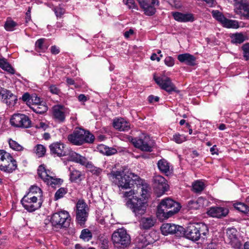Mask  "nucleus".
Listing matches in <instances>:
<instances>
[{
  "mask_svg": "<svg viewBox=\"0 0 249 249\" xmlns=\"http://www.w3.org/2000/svg\"><path fill=\"white\" fill-rule=\"evenodd\" d=\"M28 193H31L32 195L37 196V198L41 197L42 195L41 189L36 186H32L30 188V191Z\"/></svg>",
  "mask_w": 249,
  "mask_h": 249,
  "instance_id": "obj_47",
  "label": "nucleus"
},
{
  "mask_svg": "<svg viewBox=\"0 0 249 249\" xmlns=\"http://www.w3.org/2000/svg\"><path fill=\"white\" fill-rule=\"evenodd\" d=\"M126 139L130 142L134 147L142 151L147 152L152 151L153 142L148 136L142 134L139 138H133L131 136H127Z\"/></svg>",
  "mask_w": 249,
  "mask_h": 249,
  "instance_id": "obj_7",
  "label": "nucleus"
},
{
  "mask_svg": "<svg viewBox=\"0 0 249 249\" xmlns=\"http://www.w3.org/2000/svg\"><path fill=\"white\" fill-rule=\"evenodd\" d=\"M135 192L133 190H131L129 191H127L123 193V197L128 198L126 201L129 198H133V197H137L134 196Z\"/></svg>",
  "mask_w": 249,
  "mask_h": 249,
  "instance_id": "obj_57",
  "label": "nucleus"
},
{
  "mask_svg": "<svg viewBox=\"0 0 249 249\" xmlns=\"http://www.w3.org/2000/svg\"><path fill=\"white\" fill-rule=\"evenodd\" d=\"M53 11L56 16L59 18H61L65 12V9L60 7H55L53 9Z\"/></svg>",
  "mask_w": 249,
  "mask_h": 249,
  "instance_id": "obj_51",
  "label": "nucleus"
},
{
  "mask_svg": "<svg viewBox=\"0 0 249 249\" xmlns=\"http://www.w3.org/2000/svg\"><path fill=\"white\" fill-rule=\"evenodd\" d=\"M123 2L127 6L129 9H135L136 5L134 0H123Z\"/></svg>",
  "mask_w": 249,
  "mask_h": 249,
  "instance_id": "obj_56",
  "label": "nucleus"
},
{
  "mask_svg": "<svg viewBox=\"0 0 249 249\" xmlns=\"http://www.w3.org/2000/svg\"><path fill=\"white\" fill-rule=\"evenodd\" d=\"M59 49L56 46H53L51 48V52L52 54H57L59 53Z\"/></svg>",
  "mask_w": 249,
  "mask_h": 249,
  "instance_id": "obj_63",
  "label": "nucleus"
},
{
  "mask_svg": "<svg viewBox=\"0 0 249 249\" xmlns=\"http://www.w3.org/2000/svg\"><path fill=\"white\" fill-rule=\"evenodd\" d=\"M31 108L36 113L38 114H43L46 112L48 110V107L45 105L44 102L31 107Z\"/></svg>",
  "mask_w": 249,
  "mask_h": 249,
  "instance_id": "obj_34",
  "label": "nucleus"
},
{
  "mask_svg": "<svg viewBox=\"0 0 249 249\" xmlns=\"http://www.w3.org/2000/svg\"><path fill=\"white\" fill-rule=\"evenodd\" d=\"M84 178V174L77 170L73 169L71 171L70 179L71 182H77L81 181Z\"/></svg>",
  "mask_w": 249,
  "mask_h": 249,
  "instance_id": "obj_31",
  "label": "nucleus"
},
{
  "mask_svg": "<svg viewBox=\"0 0 249 249\" xmlns=\"http://www.w3.org/2000/svg\"><path fill=\"white\" fill-rule=\"evenodd\" d=\"M50 91L54 94H59L60 92V89L55 85H51L49 87Z\"/></svg>",
  "mask_w": 249,
  "mask_h": 249,
  "instance_id": "obj_58",
  "label": "nucleus"
},
{
  "mask_svg": "<svg viewBox=\"0 0 249 249\" xmlns=\"http://www.w3.org/2000/svg\"><path fill=\"white\" fill-rule=\"evenodd\" d=\"M226 235L229 244L234 248L240 249L241 243L238 238V232L234 228H228L227 230Z\"/></svg>",
  "mask_w": 249,
  "mask_h": 249,
  "instance_id": "obj_14",
  "label": "nucleus"
},
{
  "mask_svg": "<svg viewBox=\"0 0 249 249\" xmlns=\"http://www.w3.org/2000/svg\"><path fill=\"white\" fill-rule=\"evenodd\" d=\"M180 209V204L170 198L163 199L158 206L157 215L167 219L178 213Z\"/></svg>",
  "mask_w": 249,
  "mask_h": 249,
  "instance_id": "obj_2",
  "label": "nucleus"
},
{
  "mask_svg": "<svg viewBox=\"0 0 249 249\" xmlns=\"http://www.w3.org/2000/svg\"><path fill=\"white\" fill-rule=\"evenodd\" d=\"M67 109L62 106L57 105L53 107V115L60 122L64 121Z\"/></svg>",
  "mask_w": 249,
  "mask_h": 249,
  "instance_id": "obj_22",
  "label": "nucleus"
},
{
  "mask_svg": "<svg viewBox=\"0 0 249 249\" xmlns=\"http://www.w3.org/2000/svg\"><path fill=\"white\" fill-rule=\"evenodd\" d=\"M162 57V54H160V56H158L157 54L155 53H153L151 56V59L152 60H157L159 62L160 60V58Z\"/></svg>",
  "mask_w": 249,
  "mask_h": 249,
  "instance_id": "obj_62",
  "label": "nucleus"
},
{
  "mask_svg": "<svg viewBox=\"0 0 249 249\" xmlns=\"http://www.w3.org/2000/svg\"><path fill=\"white\" fill-rule=\"evenodd\" d=\"M244 57L246 60H248L249 57V44H246L242 47Z\"/></svg>",
  "mask_w": 249,
  "mask_h": 249,
  "instance_id": "obj_53",
  "label": "nucleus"
},
{
  "mask_svg": "<svg viewBox=\"0 0 249 249\" xmlns=\"http://www.w3.org/2000/svg\"><path fill=\"white\" fill-rule=\"evenodd\" d=\"M228 210L227 208L221 207H211L207 212L209 215L213 217L220 218L225 216L228 213Z\"/></svg>",
  "mask_w": 249,
  "mask_h": 249,
  "instance_id": "obj_20",
  "label": "nucleus"
},
{
  "mask_svg": "<svg viewBox=\"0 0 249 249\" xmlns=\"http://www.w3.org/2000/svg\"><path fill=\"white\" fill-rule=\"evenodd\" d=\"M126 205L132 211L136 216L140 217L145 213L148 204L146 200L133 197L126 201Z\"/></svg>",
  "mask_w": 249,
  "mask_h": 249,
  "instance_id": "obj_8",
  "label": "nucleus"
},
{
  "mask_svg": "<svg viewBox=\"0 0 249 249\" xmlns=\"http://www.w3.org/2000/svg\"><path fill=\"white\" fill-rule=\"evenodd\" d=\"M231 42L234 43L240 44L243 42L246 38V36L242 33L233 34L231 36Z\"/></svg>",
  "mask_w": 249,
  "mask_h": 249,
  "instance_id": "obj_35",
  "label": "nucleus"
},
{
  "mask_svg": "<svg viewBox=\"0 0 249 249\" xmlns=\"http://www.w3.org/2000/svg\"><path fill=\"white\" fill-rule=\"evenodd\" d=\"M71 220V217L69 213L66 211L62 210L53 213L51 218L50 222L54 227L66 229L70 226Z\"/></svg>",
  "mask_w": 249,
  "mask_h": 249,
  "instance_id": "obj_6",
  "label": "nucleus"
},
{
  "mask_svg": "<svg viewBox=\"0 0 249 249\" xmlns=\"http://www.w3.org/2000/svg\"><path fill=\"white\" fill-rule=\"evenodd\" d=\"M222 24L224 27L229 28H238L239 27L238 23L236 20L229 19L227 18H225Z\"/></svg>",
  "mask_w": 249,
  "mask_h": 249,
  "instance_id": "obj_38",
  "label": "nucleus"
},
{
  "mask_svg": "<svg viewBox=\"0 0 249 249\" xmlns=\"http://www.w3.org/2000/svg\"><path fill=\"white\" fill-rule=\"evenodd\" d=\"M37 174L38 176L45 182L47 180L51 175H53L54 174L51 172L49 170H47L44 167V165H40L37 169Z\"/></svg>",
  "mask_w": 249,
  "mask_h": 249,
  "instance_id": "obj_28",
  "label": "nucleus"
},
{
  "mask_svg": "<svg viewBox=\"0 0 249 249\" xmlns=\"http://www.w3.org/2000/svg\"><path fill=\"white\" fill-rule=\"evenodd\" d=\"M153 180L154 187L158 190L159 193L162 194L167 190L168 185L164 178L160 175H156L154 177Z\"/></svg>",
  "mask_w": 249,
  "mask_h": 249,
  "instance_id": "obj_17",
  "label": "nucleus"
},
{
  "mask_svg": "<svg viewBox=\"0 0 249 249\" xmlns=\"http://www.w3.org/2000/svg\"><path fill=\"white\" fill-rule=\"evenodd\" d=\"M31 97L30 94L26 92L24 93L22 96V100L24 102H27V103L30 104L31 103Z\"/></svg>",
  "mask_w": 249,
  "mask_h": 249,
  "instance_id": "obj_60",
  "label": "nucleus"
},
{
  "mask_svg": "<svg viewBox=\"0 0 249 249\" xmlns=\"http://www.w3.org/2000/svg\"><path fill=\"white\" fill-rule=\"evenodd\" d=\"M234 208L242 213H247L249 212V207L244 203L238 202L234 204Z\"/></svg>",
  "mask_w": 249,
  "mask_h": 249,
  "instance_id": "obj_39",
  "label": "nucleus"
},
{
  "mask_svg": "<svg viewBox=\"0 0 249 249\" xmlns=\"http://www.w3.org/2000/svg\"><path fill=\"white\" fill-rule=\"evenodd\" d=\"M178 59L181 63H185L189 66H194L196 65V57L188 53H185L179 54L178 56Z\"/></svg>",
  "mask_w": 249,
  "mask_h": 249,
  "instance_id": "obj_26",
  "label": "nucleus"
},
{
  "mask_svg": "<svg viewBox=\"0 0 249 249\" xmlns=\"http://www.w3.org/2000/svg\"><path fill=\"white\" fill-rule=\"evenodd\" d=\"M206 200L202 197H199L196 200H191L189 201L188 207L189 209L197 210L204 205Z\"/></svg>",
  "mask_w": 249,
  "mask_h": 249,
  "instance_id": "obj_30",
  "label": "nucleus"
},
{
  "mask_svg": "<svg viewBox=\"0 0 249 249\" xmlns=\"http://www.w3.org/2000/svg\"><path fill=\"white\" fill-rule=\"evenodd\" d=\"M68 139L72 144L80 145L84 143L92 142L94 141V137L89 131H86L83 129H78L69 135Z\"/></svg>",
  "mask_w": 249,
  "mask_h": 249,
  "instance_id": "obj_4",
  "label": "nucleus"
},
{
  "mask_svg": "<svg viewBox=\"0 0 249 249\" xmlns=\"http://www.w3.org/2000/svg\"><path fill=\"white\" fill-rule=\"evenodd\" d=\"M100 247L101 249H107L108 248V240L106 238H101L100 239Z\"/></svg>",
  "mask_w": 249,
  "mask_h": 249,
  "instance_id": "obj_52",
  "label": "nucleus"
},
{
  "mask_svg": "<svg viewBox=\"0 0 249 249\" xmlns=\"http://www.w3.org/2000/svg\"><path fill=\"white\" fill-rule=\"evenodd\" d=\"M63 143L56 142L50 145L51 153L58 157H63L67 155Z\"/></svg>",
  "mask_w": 249,
  "mask_h": 249,
  "instance_id": "obj_19",
  "label": "nucleus"
},
{
  "mask_svg": "<svg viewBox=\"0 0 249 249\" xmlns=\"http://www.w3.org/2000/svg\"><path fill=\"white\" fill-rule=\"evenodd\" d=\"M158 167L160 171L165 175H168L170 172V163L165 159H161L158 161Z\"/></svg>",
  "mask_w": 249,
  "mask_h": 249,
  "instance_id": "obj_29",
  "label": "nucleus"
},
{
  "mask_svg": "<svg viewBox=\"0 0 249 249\" xmlns=\"http://www.w3.org/2000/svg\"><path fill=\"white\" fill-rule=\"evenodd\" d=\"M212 13L213 17L222 24L226 18L224 15L217 10H213Z\"/></svg>",
  "mask_w": 249,
  "mask_h": 249,
  "instance_id": "obj_48",
  "label": "nucleus"
},
{
  "mask_svg": "<svg viewBox=\"0 0 249 249\" xmlns=\"http://www.w3.org/2000/svg\"><path fill=\"white\" fill-rule=\"evenodd\" d=\"M63 182V180L58 178H56L53 175H51V177H49L45 183L48 185L53 186V185L61 184Z\"/></svg>",
  "mask_w": 249,
  "mask_h": 249,
  "instance_id": "obj_43",
  "label": "nucleus"
},
{
  "mask_svg": "<svg viewBox=\"0 0 249 249\" xmlns=\"http://www.w3.org/2000/svg\"><path fill=\"white\" fill-rule=\"evenodd\" d=\"M183 227L171 223H164L160 227L162 234L167 235L169 234L178 233L183 231Z\"/></svg>",
  "mask_w": 249,
  "mask_h": 249,
  "instance_id": "obj_18",
  "label": "nucleus"
},
{
  "mask_svg": "<svg viewBox=\"0 0 249 249\" xmlns=\"http://www.w3.org/2000/svg\"><path fill=\"white\" fill-rule=\"evenodd\" d=\"M113 244L117 247H126L130 242V237L123 228L117 229L112 234Z\"/></svg>",
  "mask_w": 249,
  "mask_h": 249,
  "instance_id": "obj_10",
  "label": "nucleus"
},
{
  "mask_svg": "<svg viewBox=\"0 0 249 249\" xmlns=\"http://www.w3.org/2000/svg\"><path fill=\"white\" fill-rule=\"evenodd\" d=\"M43 102L41 99L37 97L36 94L32 95L31 97V103H32L33 106L38 105Z\"/></svg>",
  "mask_w": 249,
  "mask_h": 249,
  "instance_id": "obj_50",
  "label": "nucleus"
},
{
  "mask_svg": "<svg viewBox=\"0 0 249 249\" xmlns=\"http://www.w3.org/2000/svg\"><path fill=\"white\" fill-rule=\"evenodd\" d=\"M172 16L176 20L179 22H186L193 21L194 20L193 15L191 14H183L176 12L172 13Z\"/></svg>",
  "mask_w": 249,
  "mask_h": 249,
  "instance_id": "obj_25",
  "label": "nucleus"
},
{
  "mask_svg": "<svg viewBox=\"0 0 249 249\" xmlns=\"http://www.w3.org/2000/svg\"><path fill=\"white\" fill-rule=\"evenodd\" d=\"M192 187L194 192L199 193L204 189L205 185L202 181L197 180L192 184Z\"/></svg>",
  "mask_w": 249,
  "mask_h": 249,
  "instance_id": "obj_41",
  "label": "nucleus"
},
{
  "mask_svg": "<svg viewBox=\"0 0 249 249\" xmlns=\"http://www.w3.org/2000/svg\"><path fill=\"white\" fill-rule=\"evenodd\" d=\"M18 167L16 160L11 154L4 150H0V170L11 173Z\"/></svg>",
  "mask_w": 249,
  "mask_h": 249,
  "instance_id": "obj_5",
  "label": "nucleus"
},
{
  "mask_svg": "<svg viewBox=\"0 0 249 249\" xmlns=\"http://www.w3.org/2000/svg\"><path fill=\"white\" fill-rule=\"evenodd\" d=\"M44 38L38 39L36 42V49L38 52H44L47 49V46L44 45Z\"/></svg>",
  "mask_w": 249,
  "mask_h": 249,
  "instance_id": "obj_37",
  "label": "nucleus"
},
{
  "mask_svg": "<svg viewBox=\"0 0 249 249\" xmlns=\"http://www.w3.org/2000/svg\"><path fill=\"white\" fill-rule=\"evenodd\" d=\"M113 127L121 131H128L130 129V123L123 118L115 119L113 121Z\"/></svg>",
  "mask_w": 249,
  "mask_h": 249,
  "instance_id": "obj_23",
  "label": "nucleus"
},
{
  "mask_svg": "<svg viewBox=\"0 0 249 249\" xmlns=\"http://www.w3.org/2000/svg\"><path fill=\"white\" fill-rule=\"evenodd\" d=\"M67 155L68 160L70 161L79 163L82 165L85 163L86 158L74 151H70Z\"/></svg>",
  "mask_w": 249,
  "mask_h": 249,
  "instance_id": "obj_27",
  "label": "nucleus"
},
{
  "mask_svg": "<svg viewBox=\"0 0 249 249\" xmlns=\"http://www.w3.org/2000/svg\"><path fill=\"white\" fill-rule=\"evenodd\" d=\"M34 151L38 157L44 156L46 152V147L42 144H37L34 148Z\"/></svg>",
  "mask_w": 249,
  "mask_h": 249,
  "instance_id": "obj_40",
  "label": "nucleus"
},
{
  "mask_svg": "<svg viewBox=\"0 0 249 249\" xmlns=\"http://www.w3.org/2000/svg\"><path fill=\"white\" fill-rule=\"evenodd\" d=\"M36 127L45 130L48 127V124L46 122L41 121L36 124Z\"/></svg>",
  "mask_w": 249,
  "mask_h": 249,
  "instance_id": "obj_55",
  "label": "nucleus"
},
{
  "mask_svg": "<svg viewBox=\"0 0 249 249\" xmlns=\"http://www.w3.org/2000/svg\"><path fill=\"white\" fill-rule=\"evenodd\" d=\"M110 175L118 185L120 191L130 188L131 180H136L137 178V175L129 172L126 168H123L121 171H113L110 173Z\"/></svg>",
  "mask_w": 249,
  "mask_h": 249,
  "instance_id": "obj_1",
  "label": "nucleus"
},
{
  "mask_svg": "<svg viewBox=\"0 0 249 249\" xmlns=\"http://www.w3.org/2000/svg\"><path fill=\"white\" fill-rule=\"evenodd\" d=\"M234 10L237 14L249 18V4L243 2L236 3Z\"/></svg>",
  "mask_w": 249,
  "mask_h": 249,
  "instance_id": "obj_21",
  "label": "nucleus"
},
{
  "mask_svg": "<svg viewBox=\"0 0 249 249\" xmlns=\"http://www.w3.org/2000/svg\"><path fill=\"white\" fill-rule=\"evenodd\" d=\"M18 26V24L17 22L11 18H8L5 23L4 28L7 31H13L16 29Z\"/></svg>",
  "mask_w": 249,
  "mask_h": 249,
  "instance_id": "obj_36",
  "label": "nucleus"
},
{
  "mask_svg": "<svg viewBox=\"0 0 249 249\" xmlns=\"http://www.w3.org/2000/svg\"><path fill=\"white\" fill-rule=\"evenodd\" d=\"M82 165L85 166L89 172L94 174L99 175L102 172L101 169L94 166L92 163L91 161H88L87 159H86L85 163Z\"/></svg>",
  "mask_w": 249,
  "mask_h": 249,
  "instance_id": "obj_33",
  "label": "nucleus"
},
{
  "mask_svg": "<svg viewBox=\"0 0 249 249\" xmlns=\"http://www.w3.org/2000/svg\"><path fill=\"white\" fill-rule=\"evenodd\" d=\"M38 198L37 196L28 193L23 196L20 202L25 210L32 212L40 208L41 206L42 203Z\"/></svg>",
  "mask_w": 249,
  "mask_h": 249,
  "instance_id": "obj_11",
  "label": "nucleus"
},
{
  "mask_svg": "<svg viewBox=\"0 0 249 249\" xmlns=\"http://www.w3.org/2000/svg\"><path fill=\"white\" fill-rule=\"evenodd\" d=\"M9 144L11 148L14 150L17 151H21L24 149V147L18 143L16 141L10 140L9 141Z\"/></svg>",
  "mask_w": 249,
  "mask_h": 249,
  "instance_id": "obj_44",
  "label": "nucleus"
},
{
  "mask_svg": "<svg viewBox=\"0 0 249 249\" xmlns=\"http://www.w3.org/2000/svg\"><path fill=\"white\" fill-rule=\"evenodd\" d=\"M172 140L177 143H181L185 142L187 140V138L184 135L177 133L173 136Z\"/></svg>",
  "mask_w": 249,
  "mask_h": 249,
  "instance_id": "obj_46",
  "label": "nucleus"
},
{
  "mask_svg": "<svg viewBox=\"0 0 249 249\" xmlns=\"http://www.w3.org/2000/svg\"><path fill=\"white\" fill-rule=\"evenodd\" d=\"M67 189L65 188H60L55 193L54 195V199L57 200L62 197L67 193Z\"/></svg>",
  "mask_w": 249,
  "mask_h": 249,
  "instance_id": "obj_49",
  "label": "nucleus"
},
{
  "mask_svg": "<svg viewBox=\"0 0 249 249\" xmlns=\"http://www.w3.org/2000/svg\"><path fill=\"white\" fill-rule=\"evenodd\" d=\"M0 68L4 71L12 74H14L15 72L14 69L7 62V60L3 57L0 61Z\"/></svg>",
  "mask_w": 249,
  "mask_h": 249,
  "instance_id": "obj_32",
  "label": "nucleus"
},
{
  "mask_svg": "<svg viewBox=\"0 0 249 249\" xmlns=\"http://www.w3.org/2000/svg\"><path fill=\"white\" fill-rule=\"evenodd\" d=\"M139 190L140 191V193L141 194L142 198L143 199V200H145V199L148 198L149 196V187L147 185H142L139 187Z\"/></svg>",
  "mask_w": 249,
  "mask_h": 249,
  "instance_id": "obj_42",
  "label": "nucleus"
},
{
  "mask_svg": "<svg viewBox=\"0 0 249 249\" xmlns=\"http://www.w3.org/2000/svg\"><path fill=\"white\" fill-rule=\"evenodd\" d=\"M88 97L83 94H81L78 96L79 101L81 102H85L88 100Z\"/></svg>",
  "mask_w": 249,
  "mask_h": 249,
  "instance_id": "obj_64",
  "label": "nucleus"
},
{
  "mask_svg": "<svg viewBox=\"0 0 249 249\" xmlns=\"http://www.w3.org/2000/svg\"><path fill=\"white\" fill-rule=\"evenodd\" d=\"M107 152H106L105 155L107 156H110L116 154L117 152V151L116 149L112 147H109L107 146V148L106 150Z\"/></svg>",
  "mask_w": 249,
  "mask_h": 249,
  "instance_id": "obj_59",
  "label": "nucleus"
},
{
  "mask_svg": "<svg viewBox=\"0 0 249 249\" xmlns=\"http://www.w3.org/2000/svg\"><path fill=\"white\" fill-rule=\"evenodd\" d=\"M156 221V219L153 216L143 217L140 220V228L142 230L149 229L154 226Z\"/></svg>",
  "mask_w": 249,
  "mask_h": 249,
  "instance_id": "obj_24",
  "label": "nucleus"
},
{
  "mask_svg": "<svg viewBox=\"0 0 249 249\" xmlns=\"http://www.w3.org/2000/svg\"><path fill=\"white\" fill-rule=\"evenodd\" d=\"M75 219L76 223L84 227L88 220L89 208L83 200H79L76 205Z\"/></svg>",
  "mask_w": 249,
  "mask_h": 249,
  "instance_id": "obj_9",
  "label": "nucleus"
},
{
  "mask_svg": "<svg viewBox=\"0 0 249 249\" xmlns=\"http://www.w3.org/2000/svg\"><path fill=\"white\" fill-rule=\"evenodd\" d=\"M10 123L15 127L28 128L31 126V121L26 115L18 113L12 116Z\"/></svg>",
  "mask_w": 249,
  "mask_h": 249,
  "instance_id": "obj_12",
  "label": "nucleus"
},
{
  "mask_svg": "<svg viewBox=\"0 0 249 249\" xmlns=\"http://www.w3.org/2000/svg\"><path fill=\"white\" fill-rule=\"evenodd\" d=\"M0 99L8 106H14L17 100L16 97L11 91L0 87Z\"/></svg>",
  "mask_w": 249,
  "mask_h": 249,
  "instance_id": "obj_16",
  "label": "nucleus"
},
{
  "mask_svg": "<svg viewBox=\"0 0 249 249\" xmlns=\"http://www.w3.org/2000/svg\"><path fill=\"white\" fill-rule=\"evenodd\" d=\"M154 79L160 88L168 93L176 90V87L170 78L166 76H154Z\"/></svg>",
  "mask_w": 249,
  "mask_h": 249,
  "instance_id": "obj_13",
  "label": "nucleus"
},
{
  "mask_svg": "<svg viewBox=\"0 0 249 249\" xmlns=\"http://www.w3.org/2000/svg\"><path fill=\"white\" fill-rule=\"evenodd\" d=\"M140 4L145 15L152 16L155 13V6L159 5V1L158 0H151L149 1L143 0L140 1Z\"/></svg>",
  "mask_w": 249,
  "mask_h": 249,
  "instance_id": "obj_15",
  "label": "nucleus"
},
{
  "mask_svg": "<svg viewBox=\"0 0 249 249\" xmlns=\"http://www.w3.org/2000/svg\"><path fill=\"white\" fill-rule=\"evenodd\" d=\"M208 232L207 226L203 223H196L190 224L185 231V235L188 239L193 241H197L200 235L205 236Z\"/></svg>",
  "mask_w": 249,
  "mask_h": 249,
  "instance_id": "obj_3",
  "label": "nucleus"
},
{
  "mask_svg": "<svg viewBox=\"0 0 249 249\" xmlns=\"http://www.w3.org/2000/svg\"><path fill=\"white\" fill-rule=\"evenodd\" d=\"M80 238L85 241H89L92 238V234L89 230L87 229L82 231Z\"/></svg>",
  "mask_w": 249,
  "mask_h": 249,
  "instance_id": "obj_45",
  "label": "nucleus"
},
{
  "mask_svg": "<svg viewBox=\"0 0 249 249\" xmlns=\"http://www.w3.org/2000/svg\"><path fill=\"white\" fill-rule=\"evenodd\" d=\"M164 63L168 67H172L174 65L175 60L171 56H167L164 59Z\"/></svg>",
  "mask_w": 249,
  "mask_h": 249,
  "instance_id": "obj_54",
  "label": "nucleus"
},
{
  "mask_svg": "<svg viewBox=\"0 0 249 249\" xmlns=\"http://www.w3.org/2000/svg\"><path fill=\"white\" fill-rule=\"evenodd\" d=\"M107 148V146L104 144L99 145L97 147L98 150L100 151V152L105 154L107 152L106 150Z\"/></svg>",
  "mask_w": 249,
  "mask_h": 249,
  "instance_id": "obj_61",
  "label": "nucleus"
}]
</instances>
